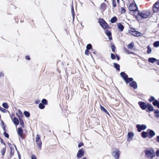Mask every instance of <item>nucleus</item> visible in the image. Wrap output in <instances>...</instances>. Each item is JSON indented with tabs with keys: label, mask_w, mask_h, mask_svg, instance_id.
Returning a JSON list of instances; mask_svg holds the SVG:
<instances>
[{
	"label": "nucleus",
	"mask_w": 159,
	"mask_h": 159,
	"mask_svg": "<svg viewBox=\"0 0 159 159\" xmlns=\"http://www.w3.org/2000/svg\"><path fill=\"white\" fill-rule=\"evenodd\" d=\"M158 100H159V98ZM152 104L154 106H156L159 109V101L158 100L155 99L154 101L152 102Z\"/></svg>",
	"instance_id": "obj_21"
},
{
	"label": "nucleus",
	"mask_w": 159,
	"mask_h": 159,
	"mask_svg": "<svg viewBox=\"0 0 159 159\" xmlns=\"http://www.w3.org/2000/svg\"><path fill=\"white\" fill-rule=\"evenodd\" d=\"M141 137L145 139L148 137L147 131L146 132L144 131H142L141 133Z\"/></svg>",
	"instance_id": "obj_27"
},
{
	"label": "nucleus",
	"mask_w": 159,
	"mask_h": 159,
	"mask_svg": "<svg viewBox=\"0 0 159 159\" xmlns=\"http://www.w3.org/2000/svg\"><path fill=\"white\" fill-rule=\"evenodd\" d=\"M100 109L104 113L110 116V114L107 110L103 106L101 105H100Z\"/></svg>",
	"instance_id": "obj_20"
},
{
	"label": "nucleus",
	"mask_w": 159,
	"mask_h": 159,
	"mask_svg": "<svg viewBox=\"0 0 159 159\" xmlns=\"http://www.w3.org/2000/svg\"><path fill=\"white\" fill-rule=\"evenodd\" d=\"M134 46V43L132 42L129 43L127 46V47L129 49H132Z\"/></svg>",
	"instance_id": "obj_31"
},
{
	"label": "nucleus",
	"mask_w": 159,
	"mask_h": 159,
	"mask_svg": "<svg viewBox=\"0 0 159 159\" xmlns=\"http://www.w3.org/2000/svg\"><path fill=\"white\" fill-rule=\"evenodd\" d=\"M0 142H1V143L2 144H3L5 146L6 144H5V143L3 141V139H2L0 137Z\"/></svg>",
	"instance_id": "obj_53"
},
{
	"label": "nucleus",
	"mask_w": 159,
	"mask_h": 159,
	"mask_svg": "<svg viewBox=\"0 0 159 159\" xmlns=\"http://www.w3.org/2000/svg\"><path fill=\"white\" fill-rule=\"evenodd\" d=\"M150 15L151 12L149 10H144L142 11L139 10L134 18L137 21H139L148 18Z\"/></svg>",
	"instance_id": "obj_3"
},
{
	"label": "nucleus",
	"mask_w": 159,
	"mask_h": 159,
	"mask_svg": "<svg viewBox=\"0 0 159 159\" xmlns=\"http://www.w3.org/2000/svg\"><path fill=\"white\" fill-rule=\"evenodd\" d=\"M91 53H92L94 54H96L97 53V52L95 50L93 49L91 50Z\"/></svg>",
	"instance_id": "obj_54"
},
{
	"label": "nucleus",
	"mask_w": 159,
	"mask_h": 159,
	"mask_svg": "<svg viewBox=\"0 0 159 159\" xmlns=\"http://www.w3.org/2000/svg\"><path fill=\"white\" fill-rule=\"evenodd\" d=\"M17 113L19 114H23V113H22V111H21V110L20 109H18V113Z\"/></svg>",
	"instance_id": "obj_62"
},
{
	"label": "nucleus",
	"mask_w": 159,
	"mask_h": 159,
	"mask_svg": "<svg viewBox=\"0 0 159 159\" xmlns=\"http://www.w3.org/2000/svg\"><path fill=\"white\" fill-rule=\"evenodd\" d=\"M153 47L155 48H157L159 46V41L157 40L155 41L153 43Z\"/></svg>",
	"instance_id": "obj_35"
},
{
	"label": "nucleus",
	"mask_w": 159,
	"mask_h": 159,
	"mask_svg": "<svg viewBox=\"0 0 159 159\" xmlns=\"http://www.w3.org/2000/svg\"><path fill=\"white\" fill-rule=\"evenodd\" d=\"M144 152L145 154V157L150 159H152L156 156V153L152 148H146L144 151Z\"/></svg>",
	"instance_id": "obj_4"
},
{
	"label": "nucleus",
	"mask_w": 159,
	"mask_h": 159,
	"mask_svg": "<svg viewBox=\"0 0 159 159\" xmlns=\"http://www.w3.org/2000/svg\"><path fill=\"white\" fill-rule=\"evenodd\" d=\"M30 157L31 159H37L36 156L34 154H31Z\"/></svg>",
	"instance_id": "obj_49"
},
{
	"label": "nucleus",
	"mask_w": 159,
	"mask_h": 159,
	"mask_svg": "<svg viewBox=\"0 0 159 159\" xmlns=\"http://www.w3.org/2000/svg\"><path fill=\"white\" fill-rule=\"evenodd\" d=\"M18 120L19 121V123L20 124V125H21V127L22 128H24L25 127V125L24 123V122L22 119L20 118Z\"/></svg>",
	"instance_id": "obj_33"
},
{
	"label": "nucleus",
	"mask_w": 159,
	"mask_h": 159,
	"mask_svg": "<svg viewBox=\"0 0 159 159\" xmlns=\"http://www.w3.org/2000/svg\"><path fill=\"white\" fill-rule=\"evenodd\" d=\"M155 99V98L154 96H150V97L148 99V101L150 102H153Z\"/></svg>",
	"instance_id": "obj_40"
},
{
	"label": "nucleus",
	"mask_w": 159,
	"mask_h": 159,
	"mask_svg": "<svg viewBox=\"0 0 159 159\" xmlns=\"http://www.w3.org/2000/svg\"><path fill=\"white\" fill-rule=\"evenodd\" d=\"M16 115L18 118L19 119V120L21 118L22 119V118L24 116L23 114H19L17 112L16 113Z\"/></svg>",
	"instance_id": "obj_43"
},
{
	"label": "nucleus",
	"mask_w": 159,
	"mask_h": 159,
	"mask_svg": "<svg viewBox=\"0 0 159 159\" xmlns=\"http://www.w3.org/2000/svg\"><path fill=\"white\" fill-rule=\"evenodd\" d=\"M6 147H5V148H3L1 151V153L2 155V156H4L6 152Z\"/></svg>",
	"instance_id": "obj_38"
},
{
	"label": "nucleus",
	"mask_w": 159,
	"mask_h": 159,
	"mask_svg": "<svg viewBox=\"0 0 159 159\" xmlns=\"http://www.w3.org/2000/svg\"><path fill=\"white\" fill-rule=\"evenodd\" d=\"M110 46L111 49V51L113 52H116V47L113 42H111Z\"/></svg>",
	"instance_id": "obj_18"
},
{
	"label": "nucleus",
	"mask_w": 159,
	"mask_h": 159,
	"mask_svg": "<svg viewBox=\"0 0 159 159\" xmlns=\"http://www.w3.org/2000/svg\"><path fill=\"white\" fill-rule=\"evenodd\" d=\"M116 58L117 59V60L118 61L120 60V55L119 54H116Z\"/></svg>",
	"instance_id": "obj_52"
},
{
	"label": "nucleus",
	"mask_w": 159,
	"mask_h": 159,
	"mask_svg": "<svg viewBox=\"0 0 159 159\" xmlns=\"http://www.w3.org/2000/svg\"><path fill=\"white\" fill-rule=\"evenodd\" d=\"M120 75L126 84L129 83L130 87L134 89H136L137 88V84L136 81L134 80L133 78H129L128 75L125 72H121L120 73Z\"/></svg>",
	"instance_id": "obj_1"
},
{
	"label": "nucleus",
	"mask_w": 159,
	"mask_h": 159,
	"mask_svg": "<svg viewBox=\"0 0 159 159\" xmlns=\"http://www.w3.org/2000/svg\"><path fill=\"white\" fill-rule=\"evenodd\" d=\"M155 62L157 65H159V59H157V60H156V61H155Z\"/></svg>",
	"instance_id": "obj_63"
},
{
	"label": "nucleus",
	"mask_w": 159,
	"mask_h": 159,
	"mask_svg": "<svg viewBox=\"0 0 159 159\" xmlns=\"http://www.w3.org/2000/svg\"><path fill=\"white\" fill-rule=\"evenodd\" d=\"M38 107L39 109H43L45 107V105L41 102L39 103Z\"/></svg>",
	"instance_id": "obj_37"
},
{
	"label": "nucleus",
	"mask_w": 159,
	"mask_h": 159,
	"mask_svg": "<svg viewBox=\"0 0 159 159\" xmlns=\"http://www.w3.org/2000/svg\"><path fill=\"white\" fill-rule=\"evenodd\" d=\"M123 98L125 100V103L127 105V103H128L129 104H130V103L128 101L126 100L125 98Z\"/></svg>",
	"instance_id": "obj_61"
},
{
	"label": "nucleus",
	"mask_w": 159,
	"mask_h": 159,
	"mask_svg": "<svg viewBox=\"0 0 159 159\" xmlns=\"http://www.w3.org/2000/svg\"><path fill=\"white\" fill-rule=\"evenodd\" d=\"M112 2V5L113 7L115 8L116 7V0H111Z\"/></svg>",
	"instance_id": "obj_46"
},
{
	"label": "nucleus",
	"mask_w": 159,
	"mask_h": 159,
	"mask_svg": "<svg viewBox=\"0 0 159 159\" xmlns=\"http://www.w3.org/2000/svg\"><path fill=\"white\" fill-rule=\"evenodd\" d=\"M17 133L18 135L21 139H23L22 135L23 133V130L21 127H19L17 130Z\"/></svg>",
	"instance_id": "obj_16"
},
{
	"label": "nucleus",
	"mask_w": 159,
	"mask_h": 159,
	"mask_svg": "<svg viewBox=\"0 0 159 159\" xmlns=\"http://www.w3.org/2000/svg\"><path fill=\"white\" fill-rule=\"evenodd\" d=\"M133 3V5H134V6H135L134 7H138L134 0H133L132 3Z\"/></svg>",
	"instance_id": "obj_60"
},
{
	"label": "nucleus",
	"mask_w": 159,
	"mask_h": 159,
	"mask_svg": "<svg viewBox=\"0 0 159 159\" xmlns=\"http://www.w3.org/2000/svg\"><path fill=\"white\" fill-rule=\"evenodd\" d=\"M1 125L3 130H6V125L3 120L1 121Z\"/></svg>",
	"instance_id": "obj_29"
},
{
	"label": "nucleus",
	"mask_w": 159,
	"mask_h": 159,
	"mask_svg": "<svg viewBox=\"0 0 159 159\" xmlns=\"http://www.w3.org/2000/svg\"><path fill=\"white\" fill-rule=\"evenodd\" d=\"M147 109L145 110L148 113L153 111L155 110L152 105L149 102H147Z\"/></svg>",
	"instance_id": "obj_14"
},
{
	"label": "nucleus",
	"mask_w": 159,
	"mask_h": 159,
	"mask_svg": "<svg viewBox=\"0 0 159 159\" xmlns=\"http://www.w3.org/2000/svg\"><path fill=\"white\" fill-rule=\"evenodd\" d=\"M2 106L4 107V108L6 109H7L9 108V106L7 103L6 102H4L2 103Z\"/></svg>",
	"instance_id": "obj_36"
},
{
	"label": "nucleus",
	"mask_w": 159,
	"mask_h": 159,
	"mask_svg": "<svg viewBox=\"0 0 159 159\" xmlns=\"http://www.w3.org/2000/svg\"><path fill=\"white\" fill-rule=\"evenodd\" d=\"M4 132L3 133V135L6 138L9 139V134L8 133L6 132V131H7V130H3Z\"/></svg>",
	"instance_id": "obj_42"
},
{
	"label": "nucleus",
	"mask_w": 159,
	"mask_h": 159,
	"mask_svg": "<svg viewBox=\"0 0 159 159\" xmlns=\"http://www.w3.org/2000/svg\"><path fill=\"white\" fill-rule=\"evenodd\" d=\"M155 114V117L157 118H159V110L158 109H155L153 111Z\"/></svg>",
	"instance_id": "obj_25"
},
{
	"label": "nucleus",
	"mask_w": 159,
	"mask_h": 159,
	"mask_svg": "<svg viewBox=\"0 0 159 159\" xmlns=\"http://www.w3.org/2000/svg\"><path fill=\"white\" fill-rule=\"evenodd\" d=\"M113 65L114 68H115L117 71H120V66L119 64L116 63H114Z\"/></svg>",
	"instance_id": "obj_22"
},
{
	"label": "nucleus",
	"mask_w": 159,
	"mask_h": 159,
	"mask_svg": "<svg viewBox=\"0 0 159 159\" xmlns=\"http://www.w3.org/2000/svg\"><path fill=\"white\" fill-rule=\"evenodd\" d=\"M98 22L103 30H106L105 33L108 37L109 40H112L111 32L108 30L109 29H111V27L109 26L108 24L103 18H99Z\"/></svg>",
	"instance_id": "obj_2"
},
{
	"label": "nucleus",
	"mask_w": 159,
	"mask_h": 159,
	"mask_svg": "<svg viewBox=\"0 0 159 159\" xmlns=\"http://www.w3.org/2000/svg\"><path fill=\"white\" fill-rule=\"evenodd\" d=\"M36 142L39 149L41 150L42 147V143L41 139L40 136L39 134L36 135Z\"/></svg>",
	"instance_id": "obj_9"
},
{
	"label": "nucleus",
	"mask_w": 159,
	"mask_h": 159,
	"mask_svg": "<svg viewBox=\"0 0 159 159\" xmlns=\"http://www.w3.org/2000/svg\"><path fill=\"white\" fill-rule=\"evenodd\" d=\"M111 59L114 60L116 59V54L115 55L114 54L112 53H111Z\"/></svg>",
	"instance_id": "obj_44"
},
{
	"label": "nucleus",
	"mask_w": 159,
	"mask_h": 159,
	"mask_svg": "<svg viewBox=\"0 0 159 159\" xmlns=\"http://www.w3.org/2000/svg\"><path fill=\"white\" fill-rule=\"evenodd\" d=\"M134 5H133V3H130L128 6L129 10V13L133 16L134 18L136 14L139 11L138 7H134Z\"/></svg>",
	"instance_id": "obj_5"
},
{
	"label": "nucleus",
	"mask_w": 159,
	"mask_h": 159,
	"mask_svg": "<svg viewBox=\"0 0 159 159\" xmlns=\"http://www.w3.org/2000/svg\"><path fill=\"white\" fill-rule=\"evenodd\" d=\"M7 144H8V145L9 146L10 148H11V147H13L12 146V144L11 143H10L8 142Z\"/></svg>",
	"instance_id": "obj_64"
},
{
	"label": "nucleus",
	"mask_w": 159,
	"mask_h": 159,
	"mask_svg": "<svg viewBox=\"0 0 159 159\" xmlns=\"http://www.w3.org/2000/svg\"><path fill=\"white\" fill-rule=\"evenodd\" d=\"M1 112L3 113H5L7 112H8L10 114V112L8 110L6 109L3 108H2L0 111Z\"/></svg>",
	"instance_id": "obj_45"
},
{
	"label": "nucleus",
	"mask_w": 159,
	"mask_h": 159,
	"mask_svg": "<svg viewBox=\"0 0 159 159\" xmlns=\"http://www.w3.org/2000/svg\"><path fill=\"white\" fill-rule=\"evenodd\" d=\"M153 11L154 13L157 12L159 10V7L155 6L154 4L153 5Z\"/></svg>",
	"instance_id": "obj_28"
},
{
	"label": "nucleus",
	"mask_w": 159,
	"mask_h": 159,
	"mask_svg": "<svg viewBox=\"0 0 159 159\" xmlns=\"http://www.w3.org/2000/svg\"><path fill=\"white\" fill-rule=\"evenodd\" d=\"M84 143L82 142H80V143L78 144V147L79 148H80L82 146H84Z\"/></svg>",
	"instance_id": "obj_50"
},
{
	"label": "nucleus",
	"mask_w": 159,
	"mask_h": 159,
	"mask_svg": "<svg viewBox=\"0 0 159 159\" xmlns=\"http://www.w3.org/2000/svg\"><path fill=\"white\" fill-rule=\"evenodd\" d=\"M41 102L45 105H46L48 104V101L45 98L43 99L41 101Z\"/></svg>",
	"instance_id": "obj_39"
},
{
	"label": "nucleus",
	"mask_w": 159,
	"mask_h": 159,
	"mask_svg": "<svg viewBox=\"0 0 159 159\" xmlns=\"http://www.w3.org/2000/svg\"><path fill=\"white\" fill-rule=\"evenodd\" d=\"M40 102V100L39 99H37L35 101L34 103L35 104H38L39 103H40L39 102Z\"/></svg>",
	"instance_id": "obj_55"
},
{
	"label": "nucleus",
	"mask_w": 159,
	"mask_h": 159,
	"mask_svg": "<svg viewBox=\"0 0 159 159\" xmlns=\"http://www.w3.org/2000/svg\"><path fill=\"white\" fill-rule=\"evenodd\" d=\"M136 127L137 129V131L139 132L147 128V126L145 124H137Z\"/></svg>",
	"instance_id": "obj_10"
},
{
	"label": "nucleus",
	"mask_w": 159,
	"mask_h": 159,
	"mask_svg": "<svg viewBox=\"0 0 159 159\" xmlns=\"http://www.w3.org/2000/svg\"><path fill=\"white\" fill-rule=\"evenodd\" d=\"M24 114L25 117L27 118H29L30 116V113L28 111H25L24 112Z\"/></svg>",
	"instance_id": "obj_34"
},
{
	"label": "nucleus",
	"mask_w": 159,
	"mask_h": 159,
	"mask_svg": "<svg viewBox=\"0 0 159 159\" xmlns=\"http://www.w3.org/2000/svg\"><path fill=\"white\" fill-rule=\"evenodd\" d=\"M129 32L130 35H133L137 37L141 36L143 35L142 33L136 30L135 29L133 28H130V30H129Z\"/></svg>",
	"instance_id": "obj_6"
},
{
	"label": "nucleus",
	"mask_w": 159,
	"mask_h": 159,
	"mask_svg": "<svg viewBox=\"0 0 159 159\" xmlns=\"http://www.w3.org/2000/svg\"><path fill=\"white\" fill-rule=\"evenodd\" d=\"M156 141L157 142L159 143V135H157V136Z\"/></svg>",
	"instance_id": "obj_59"
},
{
	"label": "nucleus",
	"mask_w": 159,
	"mask_h": 159,
	"mask_svg": "<svg viewBox=\"0 0 159 159\" xmlns=\"http://www.w3.org/2000/svg\"><path fill=\"white\" fill-rule=\"evenodd\" d=\"M10 148V156L8 158V159H10L14 155V149L13 147H11Z\"/></svg>",
	"instance_id": "obj_19"
},
{
	"label": "nucleus",
	"mask_w": 159,
	"mask_h": 159,
	"mask_svg": "<svg viewBox=\"0 0 159 159\" xmlns=\"http://www.w3.org/2000/svg\"><path fill=\"white\" fill-rule=\"evenodd\" d=\"M148 138L151 139L153 138L155 135V133L153 130L148 129L147 130Z\"/></svg>",
	"instance_id": "obj_11"
},
{
	"label": "nucleus",
	"mask_w": 159,
	"mask_h": 159,
	"mask_svg": "<svg viewBox=\"0 0 159 159\" xmlns=\"http://www.w3.org/2000/svg\"><path fill=\"white\" fill-rule=\"evenodd\" d=\"M92 44L91 43H89L86 46V49L89 50H91L92 49Z\"/></svg>",
	"instance_id": "obj_41"
},
{
	"label": "nucleus",
	"mask_w": 159,
	"mask_h": 159,
	"mask_svg": "<svg viewBox=\"0 0 159 159\" xmlns=\"http://www.w3.org/2000/svg\"><path fill=\"white\" fill-rule=\"evenodd\" d=\"M25 58L28 60H30V58L29 55H26L25 56Z\"/></svg>",
	"instance_id": "obj_58"
},
{
	"label": "nucleus",
	"mask_w": 159,
	"mask_h": 159,
	"mask_svg": "<svg viewBox=\"0 0 159 159\" xmlns=\"http://www.w3.org/2000/svg\"><path fill=\"white\" fill-rule=\"evenodd\" d=\"M124 51L127 52L128 54H131L134 55L135 54V53L132 51H130L129 50H128L127 48H124Z\"/></svg>",
	"instance_id": "obj_30"
},
{
	"label": "nucleus",
	"mask_w": 159,
	"mask_h": 159,
	"mask_svg": "<svg viewBox=\"0 0 159 159\" xmlns=\"http://www.w3.org/2000/svg\"><path fill=\"white\" fill-rule=\"evenodd\" d=\"M9 114L12 122L16 127L19 124L18 119L15 116V114L14 112L11 113V114L10 113Z\"/></svg>",
	"instance_id": "obj_7"
},
{
	"label": "nucleus",
	"mask_w": 159,
	"mask_h": 159,
	"mask_svg": "<svg viewBox=\"0 0 159 159\" xmlns=\"http://www.w3.org/2000/svg\"><path fill=\"white\" fill-rule=\"evenodd\" d=\"M71 8L72 15L75 14L73 3H72V4L71 5Z\"/></svg>",
	"instance_id": "obj_47"
},
{
	"label": "nucleus",
	"mask_w": 159,
	"mask_h": 159,
	"mask_svg": "<svg viewBox=\"0 0 159 159\" xmlns=\"http://www.w3.org/2000/svg\"><path fill=\"white\" fill-rule=\"evenodd\" d=\"M157 59L153 57H150L148 58V61L151 63H154L156 61Z\"/></svg>",
	"instance_id": "obj_24"
},
{
	"label": "nucleus",
	"mask_w": 159,
	"mask_h": 159,
	"mask_svg": "<svg viewBox=\"0 0 159 159\" xmlns=\"http://www.w3.org/2000/svg\"><path fill=\"white\" fill-rule=\"evenodd\" d=\"M134 133L132 132H129L127 133V141L130 142V141L132 140L133 137L134 136Z\"/></svg>",
	"instance_id": "obj_15"
},
{
	"label": "nucleus",
	"mask_w": 159,
	"mask_h": 159,
	"mask_svg": "<svg viewBox=\"0 0 159 159\" xmlns=\"http://www.w3.org/2000/svg\"><path fill=\"white\" fill-rule=\"evenodd\" d=\"M156 156L157 157H159V149H157L156 151Z\"/></svg>",
	"instance_id": "obj_56"
},
{
	"label": "nucleus",
	"mask_w": 159,
	"mask_h": 159,
	"mask_svg": "<svg viewBox=\"0 0 159 159\" xmlns=\"http://www.w3.org/2000/svg\"><path fill=\"white\" fill-rule=\"evenodd\" d=\"M84 149L83 148H82L78 150L76 154V157L78 159L81 158L84 156Z\"/></svg>",
	"instance_id": "obj_12"
},
{
	"label": "nucleus",
	"mask_w": 159,
	"mask_h": 159,
	"mask_svg": "<svg viewBox=\"0 0 159 159\" xmlns=\"http://www.w3.org/2000/svg\"><path fill=\"white\" fill-rule=\"evenodd\" d=\"M147 53L148 54H150L151 53L152 50L149 45H148L147 47Z\"/></svg>",
	"instance_id": "obj_32"
},
{
	"label": "nucleus",
	"mask_w": 159,
	"mask_h": 159,
	"mask_svg": "<svg viewBox=\"0 0 159 159\" xmlns=\"http://www.w3.org/2000/svg\"><path fill=\"white\" fill-rule=\"evenodd\" d=\"M154 4L155 6H157V7H159V0L157 1Z\"/></svg>",
	"instance_id": "obj_57"
},
{
	"label": "nucleus",
	"mask_w": 159,
	"mask_h": 159,
	"mask_svg": "<svg viewBox=\"0 0 159 159\" xmlns=\"http://www.w3.org/2000/svg\"><path fill=\"white\" fill-rule=\"evenodd\" d=\"M121 9V11L120 12L121 14H123L125 13V12L126 10L123 7H122L120 8Z\"/></svg>",
	"instance_id": "obj_48"
},
{
	"label": "nucleus",
	"mask_w": 159,
	"mask_h": 159,
	"mask_svg": "<svg viewBox=\"0 0 159 159\" xmlns=\"http://www.w3.org/2000/svg\"><path fill=\"white\" fill-rule=\"evenodd\" d=\"M117 26L118 29V30L119 32L122 31L124 29V26L121 23H117Z\"/></svg>",
	"instance_id": "obj_17"
},
{
	"label": "nucleus",
	"mask_w": 159,
	"mask_h": 159,
	"mask_svg": "<svg viewBox=\"0 0 159 159\" xmlns=\"http://www.w3.org/2000/svg\"><path fill=\"white\" fill-rule=\"evenodd\" d=\"M140 107L143 110H145L147 108V102L146 103L143 101H140L138 102Z\"/></svg>",
	"instance_id": "obj_13"
},
{
	"label": "nucleus",
	"mask_w": 159,
	"mask_h": 159,
	"mask_svg": "<svg viewBox=\"0 0 159 159\" xmlns=\"http://www.w3.org/2000/svg\"><path fill=\"white\" fill-rule=\"evenodd\" d=\"M112 154L115 159H119L121 154L120 151L118 148H114Z\"/></svg>",
	"instance_id": "obj_8"
},
{
	"label": "nucleus",
	"mask_w": 159,
	"mask_h": 159,
	"mask_svg": "<svg viewBox=\"0 0 159 159\" xmlns=\"http://www.w3.org/2000/svg\"><path fill=\"white\" fill-rule=\"evenodd\" d=\"M106 4L104 2H103L100 5V8L102 9L103 11H104L106 9Z\"/></svg>",
	"instance_id": "obj_23"
},
{
	"label": "nucleus",
	"mask_w": 159,
	"mask_h": 159,
	"mask_svg": "<svg viewBox=\"0 0 159 159\" xmlns=\"http://www.w3.org/2000/svg\"><path fill=\"white\" fill-rule=\"evenodd\" d=\"M89 50L86 49L85 51V54L87 56H89L90 53Z\"/></svg>",
	"instance_id": "obj_51"
},
{
	"label": "nucleus",
	"mask_w": 159,
	"mask_h": 159,
	"mask_svg": "<svg viewBox=\"0 0 159 159\" xmlns=\"http://www.w3.org/2000/svg\"><path fill=\"white\" fill-rule=\"evenodd\" d=\"M118 20L117 17L116 16H113L111 18L110 20V22L111 23H114L116 22Z\"/></svg>",
	"instance_id": "obj_26"
}]
</instances>
